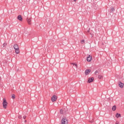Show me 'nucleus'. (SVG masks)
Masks as SVG:
<instances>
[{"label":"nucleus","mask_w":124,"mask_h":124,"mask_svg":"<svg viewBox=\"0 0 124 124\" xmlns=\"http://www.w3.org/2000/svg\"><path fill=\"white\" fill-rule=\"evenodd\" d=\"M21 118V117L19 116V119H20Z\"/></svg>","instance_id":"b1692460"},{"label":"nucleus","mask_w":124,"mask_h":124,"mask_svg":"<svg viewBox=\"0 0 124 124\" xmlns=\"http://www.w3.org/2000/svg\"><path fill=\"white\" fill-rule=\"evenodd\" d=\"M87 62H91L92 61V56L89 55L87 58Z\"/></svg>","instance_id":"1a4fd4ad"},{"label":"nucleus","mask_w":124,"mask_h":124,"mask_svg":"<svg viewBox=\"0 0 124 124\" xmlns=\"http://www.w3.org/2000/svg\"><path fill=\"white\" fill-rule=\"evenodd\" d=\"M56 100H57V96L55 95H54L52 96L51 98V101H52V102H55Z\"/></svg>","instance_id":"20e7f679"},{"label":"nucleus","mask_w":124,"mask_h":124,"mask_svg":"<svg viewBox=\"0 0 124 124\" xmlns=\"http://www.w3.org/2000/svg\"><path fill=\"white\" fill-rule=\"evenodd\" d=\"M72 64L73 65V67L77 68V64H76L75 63H72Z\"/></svg>","instance_id":"f8f14e48"},{"label":"nucleus","mask_w":124,"mask_h":124,"mask_svg":"<svg viewBox=\"0 0 124 124\" xmlns=\"http://www.w3.org/2000/svg\"><path fill=\"white\" fill-rule=\"evenodd\" d=\"M96 73H98V71L96 70V71L94 72V74H96Z\"/></svg>","instance_id":"aec40b11"},{"label":"nucleus","mask_w":124,"mask_h":124,"mask_svg":"<svg viewBox=\"0 0 124 124\" xmlns=\"http://www.w3.org/2000/svg\"><path fill=\"white\" fill-rule=\"evenodd\" d=\"M117 108V107L116 106H114L112 107V111H116V109Z\"/></svg>","instance_id":"9b49d317"},{"label":"nucleus","mask_w":124,"mask_h":124,"mask_svg":"<svg viewBox=\"0 0 124 124\" xmlns=\"http://www.w3.org/2000/svg\"><path fill=\"white\" fill-rule=\"evenodd\" d=\"M111 11H115V9L114 8V7H112V8H111Z\"/></svg>","instance_id":"6ab92c4d"},{"label":"nucleus","mask_w":124,"mask_h":124,"mask_svg":"<svg viewBox=\"0 0 124 124\" xmlns=\"http://www.w3.org/2000/svg\"><path fill=\"white\" fill-rule=\"evenodd\" d=\"M98 78H99V79H102V78H103V76H101V75H98Z\"/></svg>","instance_id":"4468645a"},{"label":"nucleus","mask_w":124,"mask_h":124,"mask_svg":"<svg viewBox=\"0 0 124 124\" xmlns=\"http://www.w3.org/2000/svg\"><path fill=\"white\" fill-rule=\"evenodd\" d=\"M93 80H94V78H88V82L92 83V82H93Z\"/></svg>","instance_id":"39448f33"},{"label":"nucleus","mask_w":124,"mask_h":124,"mask_svg":"<svg viewBox=\"0 0 124 124\" xmlns=\"http://www.w3.org/2000/svg\"><path fill=\"white\" fill-rule=\"evenodd\" d=\"M7 45V43H4L3 44V47H5V46H6Z\"/></svg>","instance_id":"2eb2a0df"},{"label":"nucleus","mask_w":124,"mask_h":124,"mask_svg":"<svg viewBox=\"0 0 124 124\" xmlns=\"http://www.w3.org/2000/svg\"><path fill=\"white\" fill-rule=\"evenodd\" d=\"M23 119L25 120V119H26V116H23Z\"/></svg>","instance_id":"412c9836"},{"label":"nucleus","mask_w":124,"mask_h":124,"mask_svg":"<svg viewBox=\"0 0 124 124\" xmlns=\"http://www.w3.org/2000/svg\"><path fill=\"white\" fill-rule=\"evenodd\" d=\"M12 98H13V99H14V98H15V94H12Z\"/></svg>","instance_id":"dca6fc26"},{"label":"nucleus","mask_w":124,"mask_h":124,"mask_svg":"<svg viewBox=\"0 0 124 124\" xmlns=\"http://www.w3.org/2000/svg\"><path fill=\"white\" fill-rule=\"evenodd\" d=\"M74 1H76L77 0H73Z\"/></svg>","instance_id":"4be33fe9"},{"label":"nucleus","mask_w":124,"mask_h":124,"mask_svg":"<svg viewBox=\"0 0 124 124\" xmlns=\"http://www.w3.org/2000/svg\"><path fill=\"white\" fill-rule=\"evenodd\" d=\"M84 42H85V40H81V43L82 44H84Z\"/></svg>","instance_id":"f3484780"},{"label":"nucleus","mask_w":124,"mask_h":124,"mask_svg":"<svg viewBox=\"0 0 124 124\" xmlns=\"http://www.w3.org/2000/svg\"><path fill=\"white\" fill-rule=\"evenodd\" d=\"M3 107L4 108V109H6L7 107V102L6 101V100L4 98L3 99Z\"/></svg>","instance_id":"f03ea898"},{"label":"nucleus","mask_w":124,"mask_h":124,"mask_svg":"<svg viewBox=\"0 0 124 124\" xmlns=\"http://www.w3.org/2000/svg\"><path fill=\"white\" fill-rule=\"evenodd\" d=\"M119 84V86L121 88V89H123V88H124V83H123L122 82L119 81L118 82Z\"/></svg>","instance_id":"423d86ee"},{"label":"nucleus","mask_w":124,"mask_h":124,"mask_svg":"<svg viewBox=\"0 0 124 124\" xmlns=\"http://www.w3.org/2000/svg\"><path fill=\"white\" fill-rule=\"evenodd\" d=\"M14 48L15 50L16 53L19 54L20 51L19 50V46H18V45H14Z\"/></svg>","instance_id":"f257e3e1"},{"label":"nucleus","mask_w":124,"mask_h":124,"mask_svg":"<svg viewBox=\"0 0 124 124\" xmlns=\"http://www.w3.org/2000/svg\"><path fill=\"white\" fill-rule=\"evenodd\" d=\"M0 80H1V78H0Z\"/></svg>","instance_id":"393cba45"},{"label":"nucleus","mask_w":124,"mask_h":124,"mask_svg":"<svg viewBox=\"0 0 124 124\" xmlns=\"http://www.w3.org/2000/svg\"><path fill=\"white\" fill-rule=\"evenodd\" d=\"M17 19L19 20V21H22L23 20V18L22 17V16L19 15L17 16Z\"/></svg>","instance_id":"9d476101"},{"label":"nucleus","mask_w":124,"mask_h":124,"mask_svg":"<svg viewBox=\"0 0 124 124\" xmlns=\"http://www.w3.org/2000/svg\"><path fill=\"white\" fill-rule=\"evenodd\" d=\"M68 123V121L66 118L64 117L61 120V124H67Z\"/></svg>","instance_id":"7ed1b4c3"},{"label":"nucleus","mask_w":124,"mask_h":124,"mask_svg":"<svg viewBox=\"0 0 124 124\" xmlns=\"http://www.w3.org/2000/svg\"><path fill=\"white\" fill-rule=\"evenodd\" d=\"M60 114H62V113H63L62 109H60Z\"/></svg>","instance_id":"a211bd4d"},{"label":"nucleus","mask_w":124,"mask_h":124,"mask_svg":"<svg viewBox=\"0 0 124 124\" xmlns=\"http://www.w3.org/2000/svg\"><path fill=\"white\" fill-rule=\"evenodd\" d=\"M27 22L29 25H31V18L28 17L27 18Z\"/></svg>","instance_id":"0eeeda50"},{"label":"nucleus","mask_w":124,"mask_h":124,"mask_svg":"<svg viewBox=\"0 0 124 124\" xmlns=\"http://www.w3.org/2000/svg\"><path fill=\"white\" fill-rule=\"evenodd\" d=\"M91 72V70L90 69H87L85 70V75H89V73Z\"/></svg>","instance_id":"6e6552de"},{"label":"nucleus","mask_w":124,"mask_h":124,"mask_svg":"<svg viewBox=\"0 0 124 124\" xmlns=\"http://www.w3.org/2000/svg\"><path fill=\"white\" fill-rule=\"evenodd\" d=\"M116 117L117 118L121 117V114H120V113H116Z\"/></svg>","instance_id":"ddd939ff"},{"label":"nucleus","mask_w":124,"mask_h":124,"mask_svg":"<svg viewBox=\"0 0 124 124\" xmlns=\"http://www.w3.org/2000/svg\"><path fill=\"white\" fill-rule=\"evenodd\" d=\"M87 32H90V31L88 30Z\"/></svg>","instance_id":"5701e85b"},{"label":"nucleus","mask_w":124,"mask_h":124,"mask_svg":"<svg viewBox=\"0 0 124 124\" xmlns=\"http://www.w3.org/2000/svg\"><path fill=\"white\" fill-rule=\"evenodd\" d=\"M90 34H92V33H90Z\"/></svg>","instance_id":"a878e982"}]
</instances>
